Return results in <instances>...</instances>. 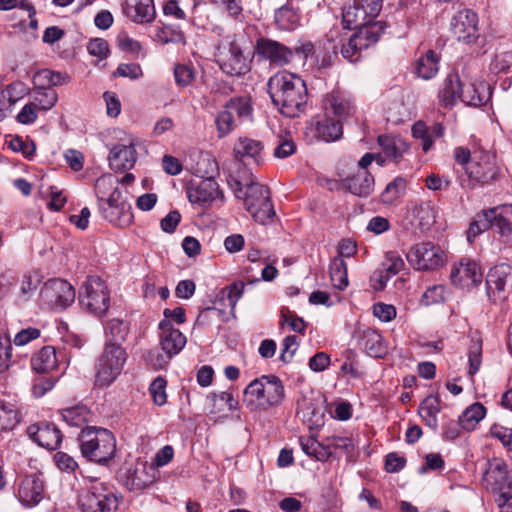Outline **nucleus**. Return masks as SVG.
Listing matches in <instances>:
<instances>
[{
	"instance_id": "f257e3e1",
	"label": "nucleus",
	"mask_w": 512,
	"mask_h": 512,
	"mask_svg": "<svg viewBox=\"0 0 512 512\" xmlns=\"http://www.w3.org/2000/svg\"><path fill=\"white\" fill-rule=\"evenodd\" d=\"M272 104L285 117L294 118L303 113L308 100L305 81L286 71L278 72L267 83Z\"/></svg>"
},
{
	"instance_id": "f03ea898",
	"label": "nucleus",
	"mask_w": 512,
	"mask_h": 512,
	"mask_svg": "<svg viewBox=\"0 0 512 512\" xmlns=\"http://www.w3.org/2000/svg\"><path fill=\"white\" fill-rule=\"evenodd\" d=\"M78 441L81 454L88 461L105 465L115 456L116 439L106 428L86 426L81 430Z\"/></svg>"
},
{
	"instance_id": "7ed1b4c3",
	"label": "nucleus",
	"mask_w": 512,
	"mask_h": 512,
	"mask_svg": "<svg viewBox=\"0 0 512 512\" xmlns=\"http://www.w3.org/2000/svg\"><path fill=\"white\" fill-rule=\"evenodd\" d=\"M285 397L284 386L276 375H263L244 389L243 402L251 410L279 405Z\"/></svg>"
},
{
	"instance_id": "20e7f679",
	"label": "nucleus",
	"mask_w": 512,
	"mask_h": 512,
	"mask_svg": "<svg viewBox=\"0 0 512 512\" xmlns=\"http://www.w3.org/2000/svg\"><path fill=\"white\" fill-rule=\"evenodd\" d=\"M127 357V352L122 346L105 343L103 352L95 365L96 386L102 388L110 386L121 374Z\"/></svg>"
},
{
	"instance_id": "39448f33",
	"label": "nucleus",
	"mask_w": 512,
	"mask_h": 512,
	"mask_svg": "<svg viewBox=\"0 0 512 512\" xmlns=\"http://www.w3.org/2000/svg\"><path fill=\"white\" fill-rule=\"evenodd\" d=\"M482 481L497 496L495 502L498 507L512 501V478L508 475L507 464L503 459L492 458L487 461Z\"/></svg>"
},
{
	"instance_id": "423d86ee",
	"label": "nucleus",
	"mask_w": 512,
	"mask_h": 512,
	"mask_svg": "<svg viewBox=\"0 0 512 512\" xmlns=\"http://www.w3.org/2000/svg\"><path fill=\"white\" fill-rule=\"evenodd\" d=\"M246 210L260 224H267L276 216L267 186L251 181L246 184L244 197Z\"/></svg>"
},
{
	"instance_id": "0eeeda50",
	"label": "nucleus",
	"mask_w": 512,
	"mask_h": 512,
	"mask_svg": "<svg viewBox=\"0 0 512 512\" xmlns=\"http://www.w3.org/2000/svg\"><path fill=\"white\" fill-rule=\"evenodd\" d=\"M82 288L84 291L79 296L82 308L97 317L106 315L110 306V291L106 283L99 276L92 275L87 277Z\"/></svg>"
},
{
	"instance_id": "6e6552de",
	"label": "nucleus",
	"mask_w": 512,
	"mask_h": 512,
	"mask_svg": "<svg viewBox=\"0 0 512 512\" xmlns=\"http://www.w3.org/2000/svg\"><path fill=\"white\" fill-rule=\"evenodd\" d=\"M385 22H376L372 26L363 27L355 31L347 43L342 44L341 54L350 62H357L362 56V51L376 44L386 28Z\"/></svg>"
},
{
	"instance_id": "1a4fd4ad",
	"label": "nucleus",
	"mask_w": 512,
	"mask_h": 512,
	"mask_svg": "<svg viewBox=\"0 0 512 512\" xmlns=\"http://www.w3.org/2000/svg\"><path fill=\"white\" fill-rule=\"evenodd\" d=\"M78 503L83 512H111L117 509L118 498L105 483L94 480Z\"/></svg>"
},
{
	"instance_id": "9d476101",
	"label": "nucleus",
	"mask_w": 512,
	"mask_h": 512,
	"mask_svg": "<svg viewBox=\"0 0 512 512\" xmlns=\"http://www.w3.org/2000/svg\"><path fill=\"white\" fill-rule=\"evenodd\" d=\"M406 258L410 266L419 271L436 270L446 262V255L441 247L430 241L414 244Z\"/></svg>"
},
{
	"instance_id": "9b49d317",
	"label": "nucleus",
	"mask_w": 512,
	"mask_h": 512,
	"mask_svg": "<svg viewBox=\"0 0 512 512\" xmlns=\"http://www.w3.org/2000/svg\"><path fill=\"white\" fill-rule=\"evenodd\" d=\"M217 64L229 76H242L250 71L247 58L235 40H226L217 46Z\"/></svg>"
},
{
	"instance_id": "f8f14e48",
	"label": "nucleus",
	"mask_w": 512,
	"mask_h": 512,
	"mask_svg": "<svg viewBox=\"0 0 512 512\" xmlns=\"http://www.w3.org/2000/svg\"><path fill=\"white\" fill-rule=\"evenodd\" d=\"M75 296V289L67 280L52 278L42 286L39 300L48 308L63 310L74 302Z\"/></svg>"
},
{
	"instance_id": "ddd939ff",
	"label": "nucleus",
	"mask_w": 512,
	"mask_h": 512,
	"mask_svg": "<svg viewBox=\"0 0 512 512\" xmlns=\"http://www.w3.org/2000/svg\"><path fill=\"white\" fill-rule=\"evenodd\" d=\"M207 161L211 171L205 170L204 175H202L203 179L199 183L191 184L186 190L189 202L201 208L209 207L217 197H223L222 191L213 176V172L218 170L217 164L215 161L211 162L209 158H207Z\"/></svg>"
},
{
	"instance_id": "4468645a",
	"label": "nucleus",
	"mask_w": 512,
	"mask_h": 512,
	"mask_svg": "<svg viewBox=\"0 0 512 512\" xmlns=\"http://www.w3.org/2000/svg\"><path fill=\"white\" fill-rule=\"evenodd\" d=\"M512 281V266L501 263L490 268L486 275L487 296L493 303L507 298L505 288Z\"/></svg>"
},
{
	"instance_id": "2eb2a0df",
	"label": "nucleus",
	"mask_w": 512,
	"mask_h": 512,
	"mask_svg": "<svg viewBox=\"0 0 512 512\" xmlns=\"http://www.w3.org/2000/svg\"><path fill=\"white\" fill-rule=\"evenodd\" d=\"M451 31L459 41L474 43L479 37L478 15L471 9L458 11L451 20Z\"/></svg>"
},
{
	"instance_id": "dca6fc26",
	"label": "nucleus",
	"mask_w": 512,
	"mask_h": 512,
	"mask_svg": "<svg viewBox=\"0 0 512 512\" xmlns=\"http://www.w3.org/2000/svg\"><path fill=\"white\" fill-rule=\"evenodd\" d=\"M322 103L325 113L334 115L341 122L352 117L356 112V106L350 95L339 88L327 93Z\"/></svg>"
},
{
	"instance_id": "f3484780",
	"label": "nucleus",
	"mask_w": 512,
	"mask_h": 512,
	"mask_svg": "<svg viewBox=\"0 0 512 512\" xmlns=\"http://www.w3.org/2000/svg\"><path fill=\"white\" fill-rule=\"evenodd\" d=\"M255 50L259 56L276 66L289 64L293 59V50L284 44L265 37L256 41Z\"/></svg>"
},
{
	"instance_id": "a211bd4d",
	"label": "nucleus",
	"mask_w": 512,
	"mask_h": 512,
	"mask_svg": "<svg viewBox=\"0 0 512 512\" xmlns=\"http://www.w3.org/2000/svg\"><path fill=\"white\" fill-rule=\"evenodd\" d=\"M451 282L460 287H474L481 283L482 272L480 266L473 260L461 259L458 265H454L450 272Z\"/></svg>"
},
{
	"instance_id": "6ab92c4d",
	"label": "nucleus",
	"mask_w": 512,
	"mask_h": 512,
	"mask_svg": "<svg viewBox=\"0 0 512 512\" xmlns=\"http://www.w3.org/2000/svg\"><path fill=\"white\" fill-rule=\"evenodd\" d=\"M309 129L313 137L325 142L336 141L343 134L341 121L330 117L327 113L313 117Z\"/></svg>"
},
{
	"instance_id": "aec40b11",
	"label": "nucleus",
	"mask_w": 512,
	"mask_h": 512,
	"mask_svg": "<svg viewBox=\"0 0 512 512\" xmlns=\"http://www.w3.org/2000/svg\"><path fill=\"white\" fill-rule=\"evenodd\" d=\"M158 327L161 330L159 340L163 352L168 357L177 355L187 342L185 335L179 329L174 328L169 320H161Z\"/></svg>"
},
{
	"instance_id": "412c9836",
	"label": "nucleus",
	"mask_w": 512,
	"mask_h": 512,
	"mask_svg": "<svg viewBox=\"0 0 512 512\" xmlns=\"http://www.w3.org/2000/svg\"><path fill=\"white\" fill-rule=\"evenodd\" d=\"M467 174L471 181L480 185L488 184L498 178L499 170L496 166L494 156L485 154L470 164Z\"/></svg>"
},
{
	"instance_id": "4be33fe9",
	"label": "nucleus",
	"mask_w": 512,
	"mask_h": 512,
	"mask_svg": "<svg viewBox=\"0 0 512 512\" xmlns=\"http://www.w3.org/2000/svg\"><path fill=\"white\" fill-rule=\"evenodd\" d=\"M27 433L38 445L48 450L57 449L62 441V433L53 423L30 425Z\"/></svg>"
},
{
	"instance_id": "5701e85b",
	"label": "nucleus",
	"mask_w": 512,
	"mask_h": 512,
	"mask_svg": "<svg viewBox=\"0 0 512 512\" xmlns=\"http://www.w3.org/2000/svg\"><path fill=\"white\" fill-rule=\"evenodd\" d=\"M44 480L41 475H28L23 478L18 487V499L27 506L37 505L43 498Z\"/></svg>"
},
{
	"instance_id": "b1692460",
	"label": "nucleus",
	"mask_w": 512,
	"mask_h": 512,
	"mask_svg": "<svg viewBox=\"0 0 512 512\" xmlns=\"http://www.w3.org/2000/svg\"><path fill=\"white\" fill-rule=\"evenodd\" d=\"M263 144L249 137H240L234 144L235 159L244 163L260 165L263 162Z\"/></svg>"
},
{
	"instance_id": "393cba45",
	"label": "nucleus",
	"mask_w": 512,
	"mask_h": 512,
	"mask_svg": "<svg viewBox=\"0 0 512 512\" xmlns=\"http://www.w3.org/2000/svg\"><path fill=\"white\" fill-rule=\"evenodd\" d=\"M118 180L109 176H102L96 180L95 191L99 204L108 205H130L126 199L123 198L120 189L114 186Z\"/></svg>"
},
{
	"instance_id": "a878e982",
	"label": "nucleus",
	"mask_w": 512,
	"mask_h": 512,
	"mask_svg": "<svg viewBox=\"0 0 512 512\" xmlns=\"http://www.w3.org/2000/svg\"><path fill=\"white\" fill-rule=\"evenodd\" d=\"M374 177L368 171H358L340 181V187L358 197H368L374 191Z\"/></svg>"
},
{
	"instance_id": "bb28decb",
	"label": "nucleus",
	"mask_w": 512,
	"mask_h": 512,
	"mask_svg": "<svg viewBox=\"0 0 512 512\" xmlns=\"http://www.w3.org/2000/svg\"><path fill=\"white\" fill-rule=\"evenodd\" d=\"M137 159L136 149L133 143L129 145L117 144L109 154V165L116 172H123L134 167Z\"/></svg>"
},
{
	"instance_id": "cd10ccee",
	"label": "nucleus",
	"mask_w": 512,
	"mask_h": 512,
	"mask_svg": "<svg viewBox=\"0 0 512 512\" xmlns=\"http://www.w3.org/2000/svg\"><path fill=\"white\" fill-rule=\"evenodd\" d=\"M445 133V127L442 123H434L427 126L424 121H417L412 126V136L421 140V148L427 153L433 146L435 139L442 138Z\"/></svg>"
},
{
	"instance_id": "c85d7f7f",
	"label": "nucleus",
	"mask_w": 512,
	"mask_h": 512,
	"mask_svg": "<svg viewBox=\"0 0 512 512\" xmlns=\"http://www.w3.org/2000/svg\"><path fill=\"white\" fill-rule=\"evenodd\" d=\"M376 17L370 16L362 6L357 5L354 1L352 5L344 9L342 14V23L344 28L350 30L362 29L374 25L377 21H374Z\"/></svg>"
},
{
	"instance_id": "c756f323",
	"label": "nucleus",
	"mask_w": 512,
	"mask_h": 512,
	"mask_svg": "<svg viewBox=\"0 0 512 512\" xmlns=\"http://www.w3.org/2000/svg\"><path fill=\"white\" fill-rule=\"evenodd\" d=\"M491 229L503 237L512 234V204L489 208Z\"/></svg>"
},
{
	"instance_id": "7c9ffc66",
	"label": "nucleus",
	"mask_w": 512,
	"mask_h": 512,
	"mask_svg": "<svg viewBox=\"0 0 512 512\" xmlns=\"http://www.w3.org/2000/svg\"><path fill=\"white\" fill-rule=\"evenodd\" d=\"M99 209L105 220L116 227L126 228L133 223L131 205H108L99 204Z\"/></svg>"
},
{
	"instance_id": "2f4dec72",
	"label": "nucleus",
	"mask_w": 512,
	"mask_h": 512,
	"mask_svg": "<svg viewBox=\"0 0 512 512\" xmlns=\"http://www.w3.org/2000/svg\"><path fill=\"white\" fill-rule=\"evenodd\" d=\"M491 98L489 85L484 81L470 83L464 86L460 100L469 106L480 107L485 105Z\"/></svg>"
},
{
	"instance_id": "473e14b6",
	"label": "nucleus",
	"mask_w": 512,
	"mask_h": 512,
	"mask_svg": "<svg viewBox=\"0 0 512 512\" xmlns=\"http://www.w3.org/2000/svg\"><path fill=\"white\" fill-rule=\"evenodd\" d=\"M125 13L136 23H148L155 17L153 0H126Z\"/></svg>"
},
{
	"instance_id": "72a5a7b5",
	"label": "nucleus",
	"mask_w": 512,
	"mask_h": 512,
	"mask_svg": "<svg viewBox=\"0 0 512 512\" xmlns=\"http://www.w3.org/2000/svg\"><path fill=\"white\" fill-rule=\"evenodd\" d=\"M464 84L457 73H449L439 91V100L444 107H452L457 99L460 100Z\"/></svg>"
},
{
	"instance_id": "f704fd0d",
	"label": "nucleus",
	"mask_w": 512,
	"mask_h": 512,
	"mask_svg": "<svg viewBox=\"0 0 512 512\" xmlns=\"http://www.w3.org/2000/svg\"><path fill=\"white\" fill-rule=\"evenodd\" d=\"M377 142L385 156L394 162H399L409 149L404 139L392 135H379Z\"/></svg>"
},
{
	"instance_id": "c9c22d12",
	"label": "nucleus",
	"mask_w": 512,
	"mask_h": 512,
	"mask_svg": "<svg viewBox=\"0 0 512 512\" xmlns=\"http://www.w3.org/2000/svg\"><path fill=\"white\" fill-rule=\"evenodd\" d=\"M59 414L63 421H65L69 426L79 427L82 429L86 427V424L92 418L91 410L82 403L60 409Z\"/></svg>"
},
{
	"instance_id": "e433bc0d",
	"label": "nucleus",
	"mask_w": 512,
	"mask_h": 512,
	"mask_svg": "<svg viewBox=\"0 0 512 512\" xmlns=\"http://www.w3.org/2000/svg\"><path fill=\"white\" fill-rule=\"evenodd\" d=\"M58 366V359L55 348L52 346L42 347L31 358L32 369L39 374H46Z\"/></svg>"
},
{
	"instance_id": "4c0bfd02",
	"label": "nucleus",
	"mask_w": 512,
	"mask_h": 512,
	"mask_svg": "<svg viewBox=\"0 0 512 512\" xmlns=\"http://www.w3.org/2000/svg\"><path fill=\"white\" fill-rule=\"evenodd\" d=\"M439 56L434 50H428L415 64L416 74L425 79L433 78L438 72Z\"/></svg>"
},
{
	"instance_id": "58836bf2",
	"label": "nucleus",
	"mask_w": 512,
	"mask_h": 512,
	"mask_svg": "<svg viewBox=\"0 0 512 512\" xmlns=\"http://www.w3.org/2000/svg\"><path fill=\"white\" fill-rule=\"evenodd\" d=\"M361 345L372 357L381 358L387 352L381 334L373 329H367L363 332Z\"/></svg>"
},
{
	"instance_id": "ea45409f",
	"label": "nucleus",
	"mask_w": 512,
	"mask_h": 512,
	"mask_svg": "<svg viewBox=\"0 0 512 512\" xmlns=\"http://www.w3.org/2000/svg\"><path fill=\"white\" fill-rule=\"evenodd\" d=\"M486 408L480 402H475L466 408L459 417L460 427L467 431L475 429L477 424L485 417Z\"/></svg>"
},
{
	"instance_id": "a19ab883",
	"label": "nucleus",
	"mask_w": 512,
	"mask_h": 512,
	"mask_svg": "<svg viewBox=\"0 0 512 512\" xmlns=\"http://www.w3.org/2000/svg\"><path fill=\"white\" fill-rule=\"evenodd\" d=\"M440 410V399L438 396L426 397L419 407L420 416L425 424L432 429H436L438 426L437 414Z\"/></svg>"
},
{
	"instance_id": "79ce46f5",
	"label": "nucleus",
	"mask_w": 512,
	"mask_h": 512,
	"mask_svg": "<svg viewBox=\"0 0 512 512\" xmlns=\"http://www.w3.org/2000/svg\"><path fill=\"white\" fill-rule=\"evenodd\" d=\"M129 323L120 319H111L106 325V342L122 346L129 334Z\"/></svg>"
},
{
	"instance_id": "37998d69",
	"label": "nucleus",
	"mask_w": 512,
	"mask_h": 512,
	"mask_svg": "<svg viewBox=\"0 0 512 512\" xmlns=\"http://www.w3.org/2000/svg\"><path fill=\"white\" fill-rule=\"evenodd\" d=\"M274 19L280 29L293 30L299 24L300 14L290 4H285L276 9Z\"/></svg>"
},
{
	"instance_id": "c03bdc74",
	"label": "nucleus",
	"mask_w": 512,
	"mask_h": 512,
	"mask_svg": "<svg viewBox=\"0 0 512 512\" xmlns=\"http://www.w3.org/2000/svg\"><path fill=\"white\" fill-rule=\"evenodd\" d=\"M33 103L42 111H48L55 106L58 100L56 91L43 85H36L32 91Z\"/></svg>"
},
{
	"instance_id": "a18cd8bd",
	"label": "nucleus",
	"mask_w": 512,
	"mask_h": 512,
	"mask_svg": "<svg viewBox=\"0 0 512 512\" xmlns=\"http://www.w3.org/2000/svg\"><path fill=\"white\" fill-rule=\"evenodd\" d=\"M329 272L333 287L344 290L348 286L347 265L342 258L335 257L331 260Z\"/></svg>"
},
{
	"instance_id": "49530a36",
	"label": "nucleus",
	"mask_w": 512,
	"mask_h": 512,
	"mask_svg": "<svg viewBox=\"0 0 512 512\" xmlns=\"http://www.w3.org/2000/svg\"><path fill=\"white\" fill-rule=\"evenodd\" d=\"M226 109L237 114L239 120H251L253 107L250 97L240 96L230 98L224 105Z\"/></svg>"
},
{
	"instance_id": "de8ad7c7",
	"label": "nucleus",
	"mask_w": 512,
	"mask_h": 512,
	"mask_svg": "<svg viewBox=\"0 0 512 512\" xmlns=\"http://www.w3.org/2000/svg\"><path fill=\"white\" fill-rule=\"evenodd\" d=\"M300 445L306 455L315 458L317 461L325 462L332 455V452L326 448L325 440L319 443L313 438H300Z\"/></svg>"
},
{
	"instance_id": "09e8293b",
	"label": "nucleus",
	"mask_w": 512,
	"mask_h": 512,
	"mask_svg": "<svg viewBox=\"0 0 512 512\" xmlns=\"http://www.w3.org/2000/svg\"><path fill=\"white\" fill-rule=\"evenodd\" d=\"M491 220L489 215V209L482 210L476 214L473 220L470 222L467 229V240L469 243H473L475 238L481 233L491 229Z\"/></svg>"
},
{
	"instance_id": "8fccbe9b",
	"label": "nucleus",
	"mask_w": 512,
	"mask_h": 512,
	"mask_svg": "<svg viewBox=\"0 0 512 512\" xmlns=\"http://www.w3.org/2000/svg\"><path fill=\"white\" fill-rule=\"evenodd\" d=\"M407 187L405 178L398 176L393 181L387 184L384 191L381 193L380 198L384 204H393L401 196L404 195Z\"/></svg>"
},
{
	"instance_id": "3c124183",
	"label": "nucleus",
	"mask_w": 512,
	"mask_h": 512,
	"mask_svg": "<svg viewBox=\"0 0 512 512\" xmlns=\"http://www.w3.org/2000/svg\"><path fill=\"white\" fill-rule=\"evenodd\" d=\"M213 402L211 413H219L224 410L223 405H218L217 401L223 402L229 411H236L239 409V402L234 398L233 394L229 391H223L219 394L212 392L208 396Z\"/></svg>"
},
{
	"instance_id": "603ef678",
	"label": "nucleus",
	"mask_w": 512,
	"mask_h": 512,
	"mask_svg": "<svg viewBox=\"0 0 512 512\" xmlns=\"http://www.w3.org/2000/svg\"><path fill=\"white\" fill-rule=\"evenodd\" d=\"M215 124L218 131L219 137H224L231 133L235 127L237 126L236 119L234 118L231 111L226 109V107H223V110H221L215 120Z\"/></svg>"
},
{
	"instance_id": "864d4df0",
	"label": "nucleus",
	"mask_w": 512,
	"mask_h": 512,
	"mask_svg": "<svg viewBox=\"0 0 512 512\" xmlns=\"http://www.w3.org/2000/svg\"><path fill=\"white\" fill-rule=\"evenodd\" d=\"M296 152V144L289 133L279 135L274 148V156L279 159L287 158Z\"/></svg>"
},
{
	"instance_id": "5fc2aeb1",
	"label": "nucleus",
	"mask_w": 512,
	"mask_h": 512,
	"mask_svg": "<svg viewBox=\"0 0 512 512\" xmlns=\"http://www.w3.org/2000/svg\"><path fill=\"white\" fill-rule=\"evenodd\" d=\"M174 78L178 87L185 88L190 86L195 79L193 67L186 64L175 65Z\"/></svg>"
},
{
	"instance_id": "6e6d98bb",
	"label": "nucleus",
	"mask_w": 512,
	"mask_h": 512,
	"mask_svg": "<svg viewBox=\"0 0 512 512\" xmlns=\"http://www.w3.org/2000/svg\"><path fill=\"white\" fill-rule=\"evenodd\" d=\"M468 360H469V370L468 374L470 376L475 375L482 362V343L481 341H471V344L469 346V353H468Z\"/></svg>"
},
{
	"instance_id": "4d7b16f0",
	"label": "nucleus",
	"mask_w": 512,
	"mask_h": 512,
	"mask_svg": "<svg viewBox=\"0 0 512 512\" xmlns=\"http://www.w3.org/2000/svg\"><path fill=\"white\" fill-rule=\"evenodd\" d=\"M63 75L60 72H54L49 69H43L36 73L33 78L34 84L40 83L45 87L61 85L63 83Z\"/></svg>"
},
{
	"instance_id": "13d9d810",
	"label": "nucleus",
	"mask_w": 512,
	"mask_h": 512,
	"mask_svg": "<svg viewBox=\"0 0 512 512\" xmlns=\"http://www.w3.org/2000/svg\"><path fill=\"white\" fill-rule=\"evenodd\" d=\"M243 291H244V283L243 282H239V283L235 282V283L231 284L229 287H227L226 289L221 290L222 296H221L220 300L222 302L227 301L228 305L231 308V312L233 313L236 303H237L238 299L242 296Z\"/></svg>"
},
{
	"instance_id": "bf43d9fd",
	"label": "nucleus",
	"mask_w": 512,
	"mask_h": 512,
	"mask_svg": "<svg viewBox=\"0 0 512 512\" xmlns=\"http://www.w3.org/2000/svg\"><path fill=\"white\" fill-rule=\"evenodd\" d=\"M166 385L167 381L165 380V378L161 376H158L150 384V394L153 398L154 403L158 406L164 405L167 401Z\"/></svg>"
},
{
	"instance_id": "052dcab7",
	"label": "nucleus",
	"mask_w": 512,
	"mask_h": 512,
	"mask_svg": "<svg viewBox=\"0 0 512 512\" xmlns=\"http://www.w3.org/2000/svg\"><path fill=\"white\" fill-rule=\"evenodd\" d=\"M404 265L403 259L396 251L386 252L383 268L388 274L395 276L403 269Z\"/></svg>"
},
{
	"instance_id": "680f3d73",
	"label": "nucleus",
	"mask_w": 512,
	"mask_h": 512,
	"mask_svg": "<svg viewBox=\"0 0 512 512\" xmlns=\"http://www.w3.org/2000/svg\"><path fill=\"white\" fill-rule=\"evenodd\" d=\"M9 148L14 152H21L26 158H32L36 152V145L33 141H24L22 137L15 136L9 143Z\"/></svg>"
},
{
	"instance_id": "e2e57ef3",
	"label": "nucleus",
	"mask_w": 512,
	"mask_h": 512,
	"mask_svg": "<svg viewBox=\"0 0 512 512\" xmlns=\"http://www.w3.org/2000/svg\"><path fill=\"white\" fill-rule=\"evenodd\" d=\"M490 435L498 439L507 450H512V429L500 424H493L490 427Z\"/></svg>"
},
{
	"instance_id": "0e129e2a",
	"label": "nucleus",
	"mask_w": 512,
	"mask_h": 512,
	"mask_svg": "<svg viewBox=\"0 0 512 512\" xmlns=\"http://www.w3.org/2000/svg\"><path fill=\"white\" fill-rule=\"evenodd\" d=\"M324 440L328 451H331L332 449H340L346 454H351L354 449L353 441L349 437L331 436Z\"/></svg>"
},
{
	"instance_id": "69168bd1",
	"label": "nucleus",
	"mask_w": 512,
	"mask_h": 512,
	"mask_svg": "<svg viewBox=\"0 0 512 512\" xmlns=\"http://www.w3.org/2000/svg\"><path fill=\"white\" fill-rule=\"evenodd\" d=\"M87 51L90 55L98 57L99 59H106L109 55L108 42L103 38H94L88 42Z\"/></svg>"
},
{
	"instance_id": "338daca9",
	"label": "nucleus",
	"mask_w": 512,
	"mask_h": 512,
	"mask_svg": "<svg viewBox=\"0 0 512 512\" xmlns=\"http://www.w3.org/2000/svg\"><path fill=\"white\" fill-rule=\"evenodd\" d=\"M54 461L56 466L66 473H72L78 468L77 461L72 456L62 451H58L54 455Z\"/></svg>"
},
{
	"instance_id": "774afa93",
	"label": "nucleus",
	"mask_w": 512,
	"mask_h": 512,
	"mask_svg": "<svg viewBox=\"0 0 512 512\" xmlns=\"http://www.w3.org/2000/svg\"><path fill=\"white\" fill-rule=\"evenodd\" d=\"M143 74L139 64L136 63H121L113 73L114 77H127L132 80H136Z\"/></svg>"
}]
</instances>
